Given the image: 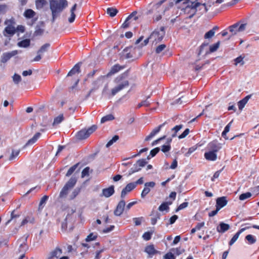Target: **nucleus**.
<instances>
[{
  "mask_svg": "<svg viewBox=\"0 0 259 259\" xmlns=\"http://www.w3.org/2000/svg\"><path fill=\"white\" fill-rule=\"evenodd\" d=\"M50 9L52 14V22H54L58 14L67 6L66 0H50Z\"/></svg>",
  "mask_w": 259,
  "mask_h": 259,
  "instance_id": "obj_1",
  "label": "nucleus"
},
{
  "mask_svg": "<svg viewBox=\"0 0 259 259\" xmlns=\"http://www.w3.org/2000/svg\"><path fill=\"white\" fill-rule=\"evenodd\" d=\"M127 75L122 73L117 76L114 80V82L117 85L111 90V95L115 96L118 92L127 88L129 85V82L126 79Z\"/></svg>",
  "mask_w": 259,
  "mask_h": 259,
  "instance_id": "obj_2",
  "label": "nucleus"
},
{
  "mask_svg": "<svg viewBox=\"0 0 259 259\" xmlns=\"http://www.w3.org/2000/svg\"><path fill=\"white\" fill-rule=\"evenodd\" d=\"M166 0H161L156 4L153 5L151 8L148 10L146 12V15H149L151 14H154L153 17V21L154 22H157L160 20L162 18V16L164 14V10L161 8V6Z\"/></svg>",
  "mask_w": 259,
  "mask_h": 259,
  "instance_id": "obj_3",
  "label": "nucleus"
},
{
  "mask_svg": "<svg viewBox=\"0 0 259 259\" xmlns=\"http://www.w3.org/2000/svg\"><path fill=\"white\" fill-rule=\"evenodd\" d=\"M76 182V178L72 177L61 190L59 196V198H63L66 197L68 193L69 190L72 189L75 185Z\"/></svg>",
  "mask_w": 259,
  "mask_h": 259,
  "instance_id": "obj_4",
  "label": "nucleus"
},
{
  "mask_svg": "<svg viewBox=\"0 0 259 259\" xmlns=\"http://www.w3.org/2000/svg\"><path fill=\"white\" fill-rule=\"evenodd\" d=\"M165 33V28L163 26H161L159 29H156L150 35L152 44H156L161 41L163 39Z\"/></svg>",
  "mask_w": 259,
  "mask_h": 259,
  "instance_id": "obj_5",
  "label": "nucleus"
},
{
  "mask_svg": "<svg viewBox=\"0 0 259 259\" xmlns=\"http://www.w3.org/2000/svg\"><path fill=\"white\" fill-rule=\"evenodd\" d=\"M187 5L184 9L185 12H187L189 9L192 11V14L190 16V17H192L196 12V9L200 6H202L204 9V12H207L208 9L207 8L206 5L205 4L200 3L197 1L194 2H190L187 4Z\"/></svg>",
  "mask_w": 259,
  "mask_h": 259,
  "instance_id": "obj_6",
  "label": "nucleus"
},
{
  "mask_svg": "<svg viewBox=\"0 0 259 259\" xmlns=\"http://www.w3.org/2000/svg\"><path fill=\"white\" fill-rule=\"evenodd\" d=\"M15 21L13 19L7 20L5 22V24L7 25L3 31V34L4 36H12L16 32V29L14 26Z\"/></svg>",
  "mask_w": 259,
  "mask_h": 259,
  "instance_id": "obj_7",
  "label": "nucleus"
},
{
  "mask_svg": "<svg viewBox=\"0 0 259 259\" xmlns=\"http://www.w3.org/2000/svg\"><path fill=\"white\" fill-rule=\"evenodd\" d=\"M23 15L27 19H31V21L28 22V24L30 26H32L38 19V17H35L36 13L30 9H26L24 11Z\"/></svg>",
  "mask_w": 259,
  "mask_h": 259,
  "instance_id": "obj_8",
  "label": "nucleus"
},
{
  "mask_svg": "<svg viewBox=\"0 0 259 259\" xmlns=\"http://www.w3.org/2000/svg\"><path fill=\"white\" fill-rule=\"evenodd\" d=\"M246 23H240L237 22L229 27V31L232 35L235 34L237 32L243 31L246 28Z\"/></svg>",
  "mask_w": 259,
  "mask_h": 259,
  "instance_id": "obj_9",
  "label": "nucleus"
},
{
  "mask_svg": "<svg viewBox=\"0 0 259 259\" xmlns=\"http://www.w3.org/2000/svg\"><path fill=\"white\" fill-rule=\"evenodd\" d=\"M62 250L59 247H56L54 250L50 252L48 259H69L67 256H61Z\"/></svg>",
  "mask_w": 259,
  "mask_h": 259,
  "instance_id": "obj_10",
  "label": "nucleus"
},
{
  "mask_svg": "<svg viewBox=\"0 0 259 259\" xmlns=\"http://www.w3.org/2000/svg\"><path fill=\"white\" fill-rule=\"evenodd\" d=\"M222 146L223 144L219 143L218 141L213 140L208 144L207 149L210 151L217 153L222 149Z\"/></svg>",
  "mask_w": 259,
  "mask_h": 259,
  "instance_id": "obj_11",
  "label": "nucleus"
},
{
  "mask_svg": "<svg viewBox=\"0 0 259 259\" xmlns=\"http://www.w3.org/2000/svg\"><path fill=\"white\" fill-rule=\"evenodd\" d=\"M28 249V245L26 243L21 244L18 249L16 252L18 259H23L25 257L26 251Z\"/></svg>",
  "mask_w": 259,
  "mask_h": 259,
  "instance_id": "obj_12",
  "label": "nucleus"
},
{
  "mask_svg": "<svg viewBox=\"0 0 259 259\" xmlns=\"http://www.w3.org/2000/svg\"><path fill=\"white\" fill-rule=\"evenodd\" d=\"M125 202L124 200H121L118 203L114 211V214L116 216H120L124 209Z\"/></svg>",
  "mask_w": 259,
  "mask_h": 259,
  "instance_id": "obj_13",
  "label": "nucleus"
},
{
  "mask_svg": "<svg viewBox=\"0 0 259 259\" xmlns=\"http://www.w3.org/2000/svg\"><path fill=\"white\" fill-rule=\"evenodd\" d=\"M145 187L142 191L141 196L142 198H144L150 191V188H154L155 186V183L154 182H147L145 183Z\"/></svg>",
  "mask_w": 259,
  "mask_h": 259,
  "instance_id": "obj_14",
  "label": "nucleus"
},
{
  "mask_svg": "<svg viewBox=\"0 0 259 259\" xmlns=\"http://www.w3.org/2000/svg\"><path fill=\"white\" fill-rule=\"evenodd\" d=\"M18 53L17 51H13L10 52L5 53L3 54L1 57V62L3 63H6L12 57L15 56Z\"/></svg>",
  "mask_w": 259,
  "mask_h": 259,
  "instance_id": "obj_15",
  "label": "nucleus"
},
{
  "mask_svg": "<svg viewBox=\"0 0 259 259\" xmlns=\"http://www.w3.org/2000/svg\"><path fill=\"white\" fill-rule=\"evenodd\" d=\"M165 123L166 122H164L162 124H160L158 126L153 129L152 131L150 133V134L145 138V140L146 141H148L150 140L154 136H155L157 134H158L161 128L165 124Z\"/></svg>",
  "mask_w": 259,
  "mask_h": 259,
  "instance_id": "obj_16",
  "label": "nucleus"
},
{
  "mask_svg": "<svg viewBox=\"0 0 259 259\" xmlns=\"http://www.w3.org/2000/svg\"><path fill=\"white\" fill-rule=\"evenodd\" d=\"M136 188V184L130 183L123 188L121 193V197L123 198L128 192H131Z\"/></svg>",
  "mask_w": 259,
  "mask_h": 259,
  "instance_id": "obj_17",
  "label": "nucleus"
},
{
  "mask_svg": "<svg viewBox=\"0 0 259 259\" xmlns=\"http://www.w3.org/2000/svg\"><path fill=\"white\" fill-rule=\"evenodd\" d=\"M124 68V66H121L118 64H115L111 68V69L107 74L106 76L107 77L111 76Z\"/></svg>",
  "mask_w": 259,
  "mask_h": 259,
  "instance_id": "obj_18",
  "label": "nucleus"
},
{
  "mask_svg": "<svg viewBox=\"0 0 259 259\" xmlns=\"http://www.w3.org/2000/svg\"><path fill=\"white\" fill-rule=\"evenodd\" d=\"M204 157L205 159L208 161H213L217 160V153L208 150L207 151H206L204 153Z\"/></svg>",
  "mask_w": 259,
  "mask_h": 259,
  "instance_id": "obj_19",
  "label": "nucleus"
},
{
  "mask_svg": "<svg viewBox=\"0 0 259 259\" xmlns=\"http://www.w3.org/2000/svg\"><path fill=\"white\" fill-rule=\"evenodd\" d=\"M227 197L223 196L219 197L216 200V207L219 209H221L227 204Z\"/></svg>",
  "mask_w": 259,
  "mask_h": 259,
  "instance_id": "obj_20",
  "label": "nucleus"
},
{
  "mask_svg": "<svg viewBox=\"0 0 259 259\" xmlns=\"http://www.w3.org/2000/svg\"><path fill=\"white\" fill-rule=\"evenodd\" d=\"M114 187L111 185L107 188L102 190V195L105 197H109L114 193Z\"/></svg>",
  "mask_w": 259,
  "mask_h": 259,
  "instance_id": "obj_21",
  "label": "nucleus"
},
{
  "mask_svg": "<svg viewBox=\"0 0 259 259\" xmlns=\"http://www.w3.org/2000/svg\"><path fill=\"white\" fill-rule=\"evenodd\" d=\"M80 63L76 64L69 71L67 74V76H72L75 73H79L80 72Z\"/></svg>",
  "mask_w": 259,
  "mask_h": 259,
  "instance_id": "obj_22",
  "label": "nucleus"
},
{
  "mask_svg": "<svg viewBox=\"0 0 259 259\" xmlns=\"http://www.w3.org/2000/svg\"><path fill=\"white\" fill-rule=\"evenodd\" d=\"M251 95L246 96L243 99L239 101L238 103V108L240 110H242L246 104L249 99L251 98Z\"/></svg>",
  "mask_w": 259,
  "mask_h": 259,
  "instance_id": "obj_23",
  "label": "nucleus"
},
{
  "mask_svg": "<svg viewBox=\"0 0 259 259\" xmlns=\"http://www.w3.org/2000/svg\"><path fill=\"white\" fill-rule=\"evenodd\" d=\"M76 137L79 140H83L88 138L89 135L86 132V129H83L78 132L76 135Z\"/></svg>",
  "mask_w": 259,
  "mask_h": 259,
  "instance_id": "obj_24",
  "label": "nucleus"
},
{
  "mask_svg": "<svg viewBox=\"0 0 259 259\" xmlns=\"http://www.w3.org/2000/svg\"><path fill=\"white\" fill-rule=\"evenodd\" d=\"M35 222L34 218L32 214L27 215L22 221L21 226H24L27 223L34 224Z\"/></svg>",
  "mask_w": 259,
  "mask_h": 259,
  "instance_id": "obj_25",
  "label": "nucleus"
},
{
  "mask_svg": "<svg viewBox=\"0 0 259 259\" xmlns=\"http://www.w3.org/2000/svg\"><path fill=\"white\" fill-rule=\"evenodd\" d=\"M219 28L218 26H214L212 29H211V30H210L209 31H208V32H207L205 35H204V38L205 39H209V38H212L215 32L217 31H218L219 30Z\"/></svg>",
  "mask_w": 259,
  "mask_h": 259,
  "instance_id": "obj_26",
  "label": "nucleus"
},
{
  "mask_svg": "<svg viewBox=\"0 0 259 259\" xmlns=\"http://www.w3.org/2000/svg\"><path fill=\"white\" fill-rule=\"evenodd\" d=\"M145 251L147 253L150 257H151V255H154L158 252V251L155 249L153 245L147 246L145 247Z\"/></svg>",
  "mask_w": 259,
  "mask_h": 259,
  "instance_id": "obj_27",
  "label": "nucleus"
},
{
  "mask_svg": "<svg viewBox=\"0 0 259 259\" xmlns=\"http://www.w3.org/2000/svg\"><path fill=\"white\" fill-rule=\"evenodd\" d=\"M249 227H246L244 228H242L240 230H239L232 238L231 240L229 242V245H232L238 238L240 234L242 233L244 231H245L246 229L249 228Z\"/></svg>",
  "mask_w": 259,
  "mask_h": 259,
  "instance_id": "obj_28",
  "label": "nucleus"
},
{
  "mask_svg": "<svg viewBox=\"0 0 259 259\" xmlns=\"http://www.w3.org/2000/svg\"><path fill=\"white\" fill-rule=\"evenodd\" d=\"M76 7H77V4H75L72 6V7L71 8V9L70 10L71 16L68 19V21L70 23H72L73 22H74V21L75 19L76 15L75 14V11L76 9Z\"/></svg>",
  "mask_w": 259,
  "mask_h": 259,
  "instance_id": "obj_29",
  "label": "nucleus"
},
{
  "mask_svg": "<svg viewBox=\"0 0 259 259\" xmlns=\"http://www.w3.org/2000/svg\"><path fill=\"white\" fill-rule=\"evenodd\" d=\"M220 41H218L216 43L210 46L209 51H206L205 52V55L209 54V53H213V52L216 51L218 50V49L219 48V47L220 46Z\"/></svg>",
  "mask_w": 259,
  "mask_h": 259,
  "instance_id": "obj_30",
  "label": "nucleus"
},
{
  "mask_svg": "<svg viewBox=\"0 0 259 259\" xmlns=\"http://www.w3.org/2000/svg\"><path fill=\"white\" fill-rule=\"evenodd\" d=\"M48 198L49 196L47 195H45L41 198L38 205V210H41L43 209Z\"/></svg>",
  "mask_w": 259,
  "mask_h": 259,
  "instance_id": "obj_31",
  "label": "nucleus"
},
{
  "mask_svg": "<svg viewBox=\"0 0 259 259\" xmlns=\"http://www.w3.org/2000/svg\"><path fill=\"white\" fill-rule=\"evenodd\" d=\"M118 11L117 9L110 7L107 9L106 13L108 15H109L110 17H113L117 14Z\"/></svg>",
  "mask_w": 259,
  "mask_h": 259,
  "instance_id": "obj_32",
  "label": "nucleus"
},
{
  "mask_svg": "<svg viewBox=\"0 0 259 259\" xmlns=\"http://www.w3.org/2000/svg\"><path fill=\"white\" fill-rule=\"evenodd\" d=\"M40 133H36L34 136L33 137L31 138L30 139H29L28 142L26 143L25 146H27L28 145H30V144H32L33 143H34L37 140V139L39 138V137L40 136Z\"/></svg>",
  "mask_w": 259,
  "mask_h": 259,
  "instance_id": "obj_33",
  "label": "nucleus"
},
{
  "mask_svg": "<svg viewBox=\"0 0 259 259\" xmlns=\"http://www.w3.org/2000/svg\"><path fill=\"white\" fill-rule=\"evenodd\" d=\"M30 40L29 39H23L18 43L19 47L21 48H27L30 46Z\"/></svg>",
  "mask_w": 259,
  "mask_h": 259,
  "instance_id": "obj_34",
  "label": "nucleus"
},
{
  "mask_svg": "<svg viewBox=\"0 0 259 259\" xmlns=\"http://www.w3.org/2000/svg\"><path fill=\"white\" fill-rule=\"evenodd\" d=\"M47 4L46 0H36L35 6L37 9H41Z\"/></svg>",
  "mask_w": 259,
  "mask_h": 259,
  "instance_id": "obj_35",
  "label": "nucleus"
},
{
  "mask_svg": "<svg viewBox=\"0 0 259 259\" xmlns=\"http://www.w3.org/2000/svg\"><path fill=\"white\" fill-rule=\"evenodd\" d=\"M152 215L154 217L151 219V223L152 225H155L157 223L158 220L160 219V214L159 212L156 211L155 212H152Z\"/></svg>",
  "mask_w": 259,
  "mask_h": 259,
  "instance_id": "obj_36",
  "label": "nucleus"
},
{
  "mask_svg": "<svg viewBox=\"0 0 259 259\" xmlns=\"http://www.w3.org/2000/svg\"><path fill=\"white\" fill-rule=\"evenodd\" d=\"M245 240L247 241V243L249 244H252L255 243L256 241V237L252 235H247L245 237Z\"/></svg>",
  "mask_w": 259,
  "mask_h": 259,
  "instance_id": "obj_37",
  "label": "nucleus"
},
{
  "mask_svg": "<svg viewBox=\"0 0 259 259\" xmlns=\"http://www.w3.org/2000/svg\"><path fill=\"white\" fill-rule=\"evenodd\" d=\"M171 249L173 252V254H174L175 257L177 255H179L182 254L185 251V250L181 247L176 248H171Z\"/></svg>",
  "mask_w": 259,
  "mask_h": 259,
  "instance_id": "obj_38",
  "label": "nucleus"
},
{
  "mask_svg": "<svg viewBox=\"0 0 259 259\" xmlns=\"http://www.w3.org/2000/svg\"><path fill=\"white\" fill-rule=\"evenodd\" d=\"M114 119V116L111 114H109L103 116L101 119V123H104L108 121H111Z\"/></svg>",
  "mask_w": 259,
  "mask_h": 259,
  "instance_id": "obj_39",
  "label": "nucleus"
},
{
  "mask_svg": "<svg viewBox=\"0 0 259 259\" xmlns=\"http://www.w3.org/2000/svg\"><path fill=\"white\" fill-rule=\"evenodd\" d=\"M183 127L182 124L177 125L171 129L173 133L171 135V137L174 138L177 136V133Z\"/></svg>",
  "mask_w": 259,
  "mask_h": 259,
  "instance_id": "obj_40",
  "label": "nucleus"
},
{
  "mask_svg": "<svg viewBox=\"0 0 259 259\" xmlns=\"http://www.w3.org/2000/svg\"><path fill=\"white\" fill-rule=\"evenodd\" d=\"M217 231L220 233H224L227 231V224L221 223L219 226L217 227Z\"/></svg>",
  "mask_w": 259,
  "mask_h": 259,
  "instance_id": "obj_41",
  "label": "nucleus"
},
{
  "mask_svg": "<svg viewBox=\"0 0 259 259\" xmlns=\"http://www.w3.org/2000/svg\"><path fill=\"white\" fill-rule=\"evenodd\" d=\"M98 237L97 233H91L85 238L86 242H90L91 241L95 240Z\"/></svg>",
  "mask_w": 259,
  "mask_h": 259,
  "instance_id": "obj_42",
  "label": "nucleus"
},
{
  "mask_svg": "<svg viewBox=\"0 0 259 259\" xmlns=\"http://www.w3.org/2000/svg\"><path fill=\"white\" fill-rule=\"evenodd\" d=\"M64 120L63 114H61L55 117L53 123V125L58 124L60 123Z\"/></svg>",
  "mask_w": 259,
  "mask_h": 259,
  "instance_id": "obj_43",
  "label": "nucleus"
},
{
  "mask_svg": "<svg viewBox=\"0 0 259 259\" xmlns=\"http://www.w3.org/2000/svg\"><path fill=\"white\" fill-rule=\"evenodd\" d=\"M78 165L79 163H77L72 166L67 171V173L66 174V176L69 177L70 176H71L74 172L75 170L77 168Z\"/></svg>",
  "mask_w": 259,
  "mask_h": 259,
  "instance_id": "obj_44",
  "label": "nucleus"
},
{
  "mask_svg": "<svg viewBox=\"0 0 259 259\" xmlns=\"http://www.w3.org/2000/svg\"><path fill=\"white\" fill-rule=\"evenodd\" d=\"M169 209L168 203L167 202H163L158 207V210L160 211L164 210L167 211Z\"/></svg>",
  "mask_w": 259,
  "mask_h": 259,
  "instance_id": "obj_45",
  "label": "nucleus"
},
{
  "mask_svg": "<svg viewBox=\"0 0 259 259\" xmlns=\"http://www.w3.org/2000/svg\"><path fill=\"white\" fill-rule=\"evenodd\" d=\"M251 196H252V194L249 192L244 193H242L239 196V199L240 200H245L250 198Z\"/></svg>",
  "mask_w": 259,
  "mask_h": 259,
  "instance_id": "obj_46",
  "label": "nucleus"
},
{
  "mask_svg": "<svg viewBox=\"0 0 259 259\" xmlns=\"http://www.w3.org/2000/svg\"><path fill=\"white\" fill-rule=\"evenodd\" d=\"M50 44L49 43H46L44 44L43 46L41 47L39 50L38 51L37 53H43L47 51L48 49L50 47Z\"/></svg>",
  "mask_w": 259,
  "mask_h": 259,
  "instance_id": "obj_47",
  "label": "nucleus"
},
{
  "mask_svg": "<svg viewBox=\"0 0 259 259\" xmlns=\"http://www.w3.org/2000/svg\"><path fill=\"white\" fill-rule=\"evenodd\" d=\"M234 65H237L238 64H240L241 65H243L244 64V62L243 61V57H242L241 56H240L239 57L236 58L234 60Z\"/></svg>",
  "mask_w": 259,
  "mask_h": 259,
  "instance_id": "obj_48",
  "label": "nucleus"
},
{
  "mask_svg": "<svg viewBox=\"0 0 259 259\" xmlns=\"http://www.w3.org/2000/svg\"><path fill=\"white\" fill-rule=\"evenodd\" d=\"M119 139V136L117 135H115L113 137L112 139L109 140L107 143L106 146V147H109L111 146L114 142H116Z\"/></svg>",
  "mask_w": 259,
  "mask_h": 259,
  "instance_id": "obj_49",
  "label": "nucleus"
},
{
  "mask_svg": "<svg viewBox=\"0 0 259 259\" xmlns=\"http://www.w3.org/2000/svg\"><path fill=\"white\" fill-rule=\"evenodd\" d=\"M19 153H20L19 150H13L12 152V153H11L10 157H9V160H12L15 159L18 156Z\"/></svg>",
  "mask_w": 259,
  "mask_h": 259,
  "instance_id": "obj_50",
  "label": "nucleus"
},
{
  "mask_svg": "<svg viewBox=\"0 0 259 259\" xmlns=\"http://www.w3.org/2000/svg\"><path fill=\"white\" fill-rule=\"evenodd\" d=\"M166 47V46L164 44H161L158 46L155 49V53L156 54H160L165 49Z\"/></svg>",
  "mask_w": 259,
  "mask_h": 259,
  "instance_id": "obj_51",
  "label": "nucleus"
},
{
  "mask_svg": "<svg viewBox=\"0 0 259 259\" xmlns=\"http://www.w3.org/2000/svg\"><path fill=\"white\" fill-rule=\"evenodd\" d=\"M80 191V188L75 189L72 192L71 194L70 195V199L73 200L74 199L79 193Z\"/></svg>",
  "mask_w": 259,
  "mask_h": 259,
  "instance_id": "obj_52",
  "label": "nucleus"
},
{
  "mask_svg": "<svg viewBox=\"0 0 259 259\" xmlns=\"http://www.w3.org/2000/svg\"><path fill=\"white\" fill-rule=\"evenodd\" d=\"M136 163L137 164V166H139L141 168L144 167L147 163V162L146 161V159H141L138 160Z\"/></svg>",
  "mask_w": 259,
  "mask_h": 259,
  "instance_id": "obj_53",
  "label": "nucleus"
},
{
  "mask_svg": "<svg viewBox=\"0 0 259 259\" xmlns=\"http://www.w3.org/2000/svg\"><path fill=\"white\" fill-rule=\"evenodd\" d=\"M164 259H175V256L173 254V252L171 249L170 250L169 252H167L164 255Z\"/></svg>",
  "mask_w": 259,
  "mask_h": 259,
  "instance_id": "obj_54",
  "label": "nucleus"
},
{
  "mask_svg": "<svg viewBox=\"0 0 259 259\" xmlns=\"http://www.w3.org/2000/svg\"><path fill=\"white\" fill-rule=\"evenodd\" d=\"M97 128V126L96 125H93L90 127L88 129L86 130L87 134L89 135V137L94 133Z\"/></svg>",
  "mask_w": 259,
  "mask_h": 259,
  "instance_id": "obj_55",
  "label": "nucleus"
},
{
  "mask_svg": "<svg viewBox=\"0 0 259 259\" xmlns=\"http://www.w3.org/2000/svg\"><path fill=\"white\" fill-rule=\"evenodd\" d=\"M15 210H14L13 211H12L11 212V219L7 221V222L6 223V225L9 224L10 223V222L12 220H13V219H14L15 218H18V217H19L20 216V214H16L15 213Z\"/></svg>",
  "mask_w": 259,
  "mask_h": 259,
  "instance_id": "obj_56",
  "label": "nucleus"
},
{
  "mask_svg": "<svg viewBox=\"0 0 259 259\" xmlns=\"http://www.w3.org/2000/svg\"><path fill=\"white\" fill-rule=\"evenodd\" d=\"M13 80L16 84H18L21 81V77L20 75L15 73L13 76Z\"/></svg>",
  "mask_w": 259,
  "mask_h": 259,
  "instance_id": "obj_57",
  "label": "nucleus"
},
{
  "mask_svg": "<svg viewBox=\"0 0 259 259\" xmlns=\"http://www.w3.org/2000/svg\"><path fill=\"white\" fill-rule=\"evenodd\" d=\"M141 169V168L140 167L137 166V164L135 163L134 165V167L131 169L129 175H132L136 172L139 171Z\"/></svg>",
  "mask_w": 259,
  "mask_h": 259,
  "instance_id": "obj_58",
  "label": "nucleus"
},
{
  "mask_svg": "<svg viewBox=\"0 0 259 259\" xmlns=\"http://www.w3.org/2000/svg\"><path fill=\"white\" fill-rule=\"evenodd\" d=\"M197 149V147L194 146L189 148L187 152L185 153L186 156H189L193 152H194Z\"/></svg>",
  "mask_w": 259,
  "mask_h": 259,
  "instance_id": "obj_59",
  "label": "nucleus"
},
{
  "mask_svg": "<svg viewBox=\"0 0 259 259\" xmlns=\"http://www.w3.org/2000/svg\"><path fill=\"white\" fill-rule=\"evenodd\" d=\"M152 233L150 232H145L143 235V238L144 240L148 241L151 238Z\"/></svg>",
  "mask_w": 259,
  "mask_h": 259,
  "instance_id": "obj_60",
  "label": "nucleus"
},
{
  "mask_svg": "<svg viewBox=\"0 0 259 259\" xmlns=\"http://www.w3.org/2000/svg\"><path fill=\"white\" fill-rule=\"evenodd\" d=\"M188 205V203L187 202H184L181 204L176 209V212H177L181 209L185 208Z\"/></svg>",
  "mask_w": 259,
  "mask_h": 259,
  "instance_id": "obj_61",
  "label": "nucleus"
},
{
  "mask_svg": "<svg viewBox=\"0 0 259 259\" xmlns=\"http://www.w3.org/2000/svg\"><path fill=\"white\" fill-rule=\"evenodd\" d=\"M68 215H67L66 217V218L65 219L64 221L61 224V229H62V231H65L66 230L67 228V217H68Z\"/></svg>",
  "mask_w": 259,
  "mask_h": 259,
  "instance_id": "obj_62",
  "label": "nucleus"
},
{
  "mask_svg": "<svg viewBox=\"0 0 259 259\" xmlns=\"http://www.w3.org/2000/svg\"><path fill=\"white\" fill-rule=\"evenodd\" d=\"M66 250L68 253L71 252H76V249L73 247L71 245L67 244Z\"/></svg>",
  "mask_w": 259,
  "mask_h": 259,
  "instance_id": "obj_63",
  "label": "nucleus"
},
{
  "mask_svg": "<svg viewBox=\"0 0 259 259\" xmlns=\"http://www.w3.org/2000/svg\"><path fill=\"white\" fill-rule=\"evenodd\" d=\"M160 151V148L159 147H156L151 150L150 154L151 157L155 156Z\"/></svg>",
  "mask_w": 259,
  "mask_h": 259,
  "instance_id": "obj_64",
  "label": "nucleus"
}]
</instances>
